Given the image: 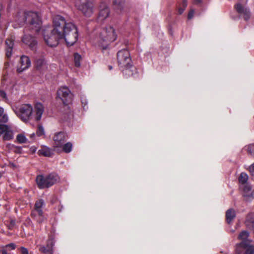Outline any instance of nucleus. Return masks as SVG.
Wrapping results in <instances>:
<instances>
[{
  "label": "nucleus",
  "instance_id": "obj_1",
  "mask_svg": "<svg viewBox=\"0 0 254 254\" xmlns=\"http://www.w3.org/2000/svg\"><path fill=\"white\" fill-rule=\"evenodd\" d=\"M42 34L45 43L51 47L57 46L61 39L64 40L67 46H72L77 41L78 36L76 26L60 15L54 16L53 28L45 27Z\"/></svg>",
  "mask_w": 254,
  "mask_h": 254
},
{
  "label": "nucleus",
  "instance_id": "obj_2",
  "mask_svg": "<svg viewBox=\"0 0 254 254\" xmlns=\"http://www.w3.org/2000/svg\"><path fill=\"white\" fill-rule=\"evenodd\" d=\"M93 33V42L102 50H107L110 43L114 41L117 37L115 29L111 26L102 25L96 27Z\"/></svg>",
  "mask_w": 254,
  "mask_h": 254
},
{
  "label": "nucleus",
  "instance_id": "obj_3",
  "mask_svg": "<svg viewBox=\"0 0 254 254\" xmlns=\"http://www.w3.org/2000/svg\"><path fill=\"white\" fill-rule=\"evenodd\" d=\"M14 21L19 27L26 24V28L34 34L39 32L42 25V21L37 13L31 11H18L14 16Z\"/></svg>",
  "mask_w": 254,
  "mask_h": 254
},
{
  "label": "nucleus",
  "instance_id": "obj_4",
  "mask_svg": "<svg viewBox=\"0 0 254 254\" xmlns=\"http://www.w3.org/2000/svg\"><path fill=\"white\" fill-rule=\"evenodd\" d=\"M72 94L70 90L65 86L61 87L57 91L56 99L60 100L64 104V108L66 110L64 114L68 117L70 111L68 105L72 101Z\"/></svg>",
  "mask_w": 254,
  "mask_h": 254
},
{
  "label": "nucleus",
  "instance_id": "obj_5",
  "mask_svg": "<svg viewBox=\"0 0 254 254\" xmlns=\"http://www.w3.org/2000/svg\"><path fill=\"white\" fill-rule=\"evenodd\" d=\"M75 6L86 17L93 13L94 4L90 0H75Z\"/></svg>",
  "mask_w": 254,
  "mask_h": 254
},
{
  "label": "nucleus",
  "instance_id": "obj_6",
  "mask_svg": "<svg viewBox=\"0 0 254 254\" xmlns=\"http://www.w3.org/2000/svg\"><path fill=\"white\" fill-rule=\"evenodd\" d=\"M55 237V231L52 230L48 234L46 245H39L38 246L39 251L43 254H53V247L56 243Z\"/></svg>",
  "mask_w": 254,
  "mask_h": 254
},
{
  "label": "nucleus",
  "instance_id": "obj_7",
  "mask_svg": "<svg viewBox=\"0 0 254 254\" xmlns=\"http://www.w3.org/2000/svg\"><path fill=\"white\" fill-rule=\"evenodd\" d=\"M32 111L33 108L31 105L24 104L16 109L14 112L18 118L22 121L26 122L30 119Z\"/></svg>",
  "mask_w": 254,
  "mask_h": 254
},
{
  "label": "nucleus",
  "instance_id": "obj_8",
  "mask_svg": "<svg viewBox=\"0 0 254 254\" xmlns=\"http://www.w3.org/2000/svg\"><path fill=\"white\" fill-rule=\"evenodd\" d=\"M249 241H242L237 245V254H254V246L250 245Z\"/></svg>",
  "mask_w": 254,
  "mask_h": 254
},
{
  "label": "nucleus",
  "instance_id": "obj_9",
  "mask_svg": "<svg viewBox=\"0 0 254 254\" xmlns=\"http://www.w3.org/2000/svg\"><path fill=\"white\" fill-rule=\"evenodd\" d=\"M1 135H2L3 141H8L13 139V131L9 126L5 124H0V137Z\"/></svg>",
  "mask_w": 254,
  "mask_h": 254
},
{
  "label": "nucleus",
  "instance_id": "obj_10",
  "mask_svg": "<svg viewBox=\"0 0 254 254\" xmlns=\"http://www.w3.org/2000/svg\"><path fill=\"white\" fill-rule=\"evenodd\" d=\"M28 29L27 28L24 29V34L21 39V41L23 43L28 45L31 50H35L37 42L35 38L32 36L31 34L26 33Z\"/></svg>",
  "mask_w": 254,
  "mask_h": 254
},
{
  "label": "nucleus",
  "instance_id": "obj_11",
  "mask_svg": "<svg viewBox=\"0 0 254 254\" xmlns=\"http://www.w3.org/2000/svg\"><path fill=\"white\" fill-rule=\"evenodd\" d=\"M117 59L118 64H130L131 62L130 53L127 49L118 51Z\"/></svg>",
  "mask_w": 254,
  "mask_h": 254
},
{
  "label": "nucleus",
  "instance_id": "obj_12",
  "mask_svg": "<svg viewBox=\"0 0 254 254\" xmlns=\"http://www.w3.org/2000/svg\"><path fill=\"white\" fill-rule=\"evenodd\" d=\"M234 8L240 15L243 16L245 21L249 20L251 17V12L249 8L244 7L240 3L235 4Z\"/></svg>",
  "mask_w": 254,
  "mask_h": 254
},
{
  "label": "nucleus",
  "instance_id": "obj_13",
  "mask_svg": "<svg viewBox=\"0 0 254 254\" xmlns=\"http://www.w3.org/2000/svg\"><path fill=\"white\" fill-rule=\"evenodd\" d=\"M66 134L64 131H60L56 132L53 136V140L54 141L55 146V150L59 147H61L66 138Z\"/></svg>",
  "mask_w": 254,
  "mask_h": 254
},
{
  "label": "nucleus",
  "instance_id": "obj_14",
  "mask_svg": "<svg viewBox=\"0 0 254 254\" xmlns=\"http://www.w3.org/2000/svg\"><path fill=\"white\" fill-rule=\"evenodd\" d=\"M14 41V37L11 35L6 38L5 41L4 50L5 56L7 59H9L12 55Z\"/></svg>",
  "mask_w": 254,
  "mask_h": 254
},
{
  "label": "nucleus",
  "instance_id": "obj_15",
  "mask_svg": "<svg viewBox=\"0 0 254 254\" xmlns=\"http://www.w3.org/2000/svg\"><path fill=\"white\" fill-rule=\"evenodd\" d=\"M110 10L108 6L102 3L100 6L99 12L97 18L98 23H102L109 15Z\"/></svg>",
  "mask_w": 254,
  "mask_h": 254
},
{
  "label": "nucleus",
  "instance_id": "obj_16",
  "mask_svg": "<svg viewBox=\"0 0 254 254\" xmlns=\"http://www.w3.org/2000/svg\"><path fill=\"white\" fill-rule=\"evenodd\" d=\"M46 181V188H49L57 183L59 179L58 175L52 173L45 175Z\"/></svg>",
  "mask_w": 254,
  "mask_h": 254
},
{
  "label": "nucleus",
  "instance_id": "obj_17",
  "mask_svg": "<svg viewBox=\"0 0 254 254\" xmlns=\"http://www.w3.org/2000/svg\"><path fill=\"white\" fill-rule=\"evenodd\" d=\"M35 182L39 189L46 188V181L45 175H38L36 176Z\"/></svg>",
  "mask_w": 254,
  "mask_h": 254
},
{
  "label": "nucleus",
  "instance_id": "obj_18",
  "mask_svg": "<svg viewBox=\"0 0 254 254\" xmlns=\"http://www.w3.org/2000/svg\"><path fill=\"white\" fill-rule=\"evenodd\" d=\"M236 211L233 208H230L226 212L225 217L226 222L230 224L232 220L236 217Z\"/></svg>",
  "mask_w": 254,
  "mask_h": 254
},
{
  "label": "nucleus",
  "instance_id": "obj_19",
  "mask_svg": "<svg viewBox=\"0 0 254 254\" xmlns=\"http://www.w3.org/2000/svg\"><path fill=\"white\" fill-rule=\"evenodd\" d=\"M36 113L35 120L37 121L41 120L42 115L43 113V107L42 104L37 103L35 105Z\"/></svg>",
  "mask_w": 254,
  "mask_h": 254
},
{
  "label": "nucleus",
  "instance_id": "obj_20",
  "mask_svg": "<svg viewBox=\"0 0 254 254\" xmlns=\"http://www.w3.org/2000/svg\"><path fill=\"white\" fill-rule=\"evenodd\" d=\"M16 245L14 243H11L2 246L0 249V253L1 254H9L8 251L15 249Z\"/></svg>",
  "mask_w": 254,
  "mask_h": 254
},
{
  "label": "nucleus",
  "instance_id": "obj_21",
  "mask_svg": "<svg viewBox=\"0 0 254 254\" xmlns=\"http://www.w3.org/2000/svg\"><path fill=\"white\" fill-rule=\"evenodd\" d=\"M125 0H113L114 8L116 10L121 11L124 7Z\"/></svg>",
  "mask_w": 254,
  "mask_h": 254
},
{
  "label": "nucleus",
  "instance_id": "obj_22",
  "mask_svg": "<svg viewBox=\"0 0 254 254\" xmlns=\"http://www.w3.org/2000/svg\"><path fill=\"white\" fill-rule=\"evenodd\" d=\"M44 205V201L42 199H40L35 202L34 209L36 210L37 213L39 214L42 213V207Z\"/></svg>",
  "mask_w": 254,
  "mask_h": 254
},
{
  "label": "nucleus",
  "instance_id": "obj_23",
  "mask_svg": "<svg viewBox=\"0 0 254 254\" xmlns=\"http://www.w3.org/2000/svg\"><path fill=\"white\" fill-rule=\"evenodd\" d=\"M245 225L248 229L254 232V218L252 217L251 215H247Z\"/></svg>",
  "mask_w": 254,
  "mask_h": 254
},
{
  "label": "nucleus",
  "instance_id": "obj_24",
  "mask_svg": "<svg viewBox=\"0 0 254 254\" xmlns=\"http://www.w3.org/2000/svg\"><path fill=\"white\" fill-rule=\"evenodd\" d=\"M244 197H250L252 196V188L251 186L248 184H244L242 187Z\"/></svg>",
  "mask_w": 254,
  "mask_h": 254
},
{
  "label": "nucleus",
  "instance_id": "obj_25",
  "mask_svg": "<svg viewBox=\"0 0 254 254\" xmlns=\"http://www.w3.org/2000/svg\"><path fill=\"white\" fill-rule=\"evenodd\" d=\"M46 62L45 55L43 53H39L35 57V64H45Z\"/></svg>",
  "mask_w": 254,
  "mask_h": 254
},
{
  "label": "nucleus",
  "instance_id": "obj_26",
  "mask_svg": "<svg viewBox=\"0 0 254 254\" xmlns=\"http://www.w3.org/2000/svg\"><path fill=\"white\" fill-rule=\"evenodd\" d=\"M188 4V0H182V2L180 3L177 7L178 13L179 14H182L186 9Z\"/></svg>",
  "mask_w": 254,
  "mask_h": 254
},
{
  "label": "nucleus",
  "instance_id": "obj_27",
  "mask_svg": "<svg viewBox=\"0 0 254 254\" xmlns=\"http://www.w3.org/2000/svg\"><path fill=\"white\" fill-rule=\"evenodd\" d=\"M38 154L40 156H43L46 157H50L51 155V152L49 148H42V149L39 150Z\"/></svg>",
  "mask_w": 254,
  "mask_h": 254
},
{
  "label": "nucleus",
  "instance_id": "obj_28",
  "mask_svg": "<svg viewBox=\"0 0 254 254\" xmlns=\"http://www.w3.org/2000/svg\"><path fill=\"white\" fill-rule=\"evenodd\" d=\"M61 147H62V150L64 152L68 153L70 152L72 150V144L71 142H68L63 144Z\"/></svg>",
  "mask_w": 254,
  "mask_h": 254
},
{
  "label": "nucleus",
  "instance_id": "obj_29",
  "mask_svg": "<svg viewBox=\"0 0 254 254\" xmlns=\"http://www.w3.org/2000/svg\"><path fill=\"white\" fill-rule=\"evenodd\" d=\"M248 179V175L246 173H242L239 177L238 180L240 184H246Z\"/></svg>",
  "mask_w": 254,
  "mask_h": 254
},
{
  "label": "nucleus",
  "instance_id": "obj_30",
  "mask_svg": "<svg viewBox=\"0 0 254 254\" xmlns=\"http://www.w3.org/2000/svg\"><path fill=\"white\" fill-rule=\"evenodd\" d=\"M36 134L38 136H45L44 129L41 125H38Z\"/></svg>",
  "mask_w": 254,
  "mask_h": 254
},
{
  "label": "nucleus",
  "instance_id": "obj_31",
  "mask_svg": "<svg viewBox=\"0 0 254 254\" xmlns=\"http://www.w3.org/2000/svg\"><path fill=\"white\" fill-rule=\"evenodd\" d=\"M133 64H123L120 68L123 71V73L127 74L128 71L129 72V69L132 67Z\"/></svg>",
  "mask_w": 254,
  "mask_h": 254
},
{
  "label": "nucleus",
  "instance_id": "obj_32",
  "mask_svg": "<svg viewBox=\"0 0 254 254\" xmlns=\"http://www.w3.org/2000/svg\"><path fill=\"white\" fill-rule=\"evenodd\" d=\"M249 237V233L247 231H242L241 232L239 236L238 239L242 240V241H248L247 238Z\"/></svg>",
  "mask_w": 254,
  "mask_h": 254
},
{
  "label": "nucleus",
  "instance_id": "obj_33",
  "mask_svg": "<svg viewBox=\"0 0 254 254\" xmlns=\"http://www.w3.org/2000/svg\"><path fill=\"white\" fill-rule=\"evenodd\" d=\"M247 147L248 155L254 157V144H250Z\"/></svg>",
  "mask_w": 254,
  "mask_h": 254
},
{
  "label": "nucleus",
  "instance_id": "obj_34",
  "mask_svg": "<svg viewBox=\"0 0 254 254\" xmlns=\"http://www.w3.org/2000/svg\"><path fill=\"white\" fill-rule=\"evenodd\" d=\"M16 140L18 143H23L26 142V137L22 134H18L16 136Z\"/></svg>",
  "mask_w": 254,
  "mask_h": 254
},
{
  "label": "nucleus",
  "instance_id": "obj_35",
  "mask_svg": "<svg viewBox=\"0 0 254 254\" xmlns=\"http://www.w3.org/2000/svg\"><path fill=\"white\" fill-rule=\"evenodd\" d=\"M74 64H80L81 61L82 57L77 53H75L73 55Z\"/></svg>",
  "mask_w": 254,
  "mask_h": 254
},
{
  "label": "nucleus",
  "instance_id": "obj_36",
  "mask_svg": "<svg viewBox=\"0 0 254 254\" xmlns=\"http://www.w3.org/2000/svg\"><path fill=\"white\" fill-rule=\"evenodd\" d=\"M20 64H31V61L28 57L22 55L20 57Z\"/></svg>",
  "mask_w": 254,
  "mask_h": 254
},
{
  "label": "nucleus",
  "instance_id": "obj_37",
  "mask_svg": "<svg viewBox=\"0 0 254 254\" xmlns=\"http://www.w3.org/2000/svg\"><path fill=\"white\" fill-rule=\"evenodd\" d=\"M30 64H21L20 67H17V72L19 73H21L25 69L28 68Z\"/></svg>",
  "mask_w": 254,
  "mask_h": 254
},
{
  "label": "nucleus",
  "instance_id": "obj_38",
  "mask_svg": "<svg viewBox=\"0 0 254 254\" xmlns=\"http://www.w3.org/2000/svg\"><path fill=\"white\" fill-rule=\"evenodd\" d=\"M46 218L44 216L43 212H42V213L41 214H38V216L37 219H35V220L37 221V223L41 224L43 223L46 220Z\"/></svg>",
  "mask_w": 254,
  "mask_h": 254
},
{
  "label": "nucleus",
  "instance_id": "obj_39",
  "mask_svg": "<svg viewBox=\"0 0 254 254\" xmlns=\"http://www.w3.org/2000/svg\"><path fill=\"white\" fill-rule=\"evenodd\" d=\"M12 149H13V151L15 153H17V154H20L22 153V147H20V146H15L14 145H12Z\"/></svg>",
  "mask_w": 254,
  "mask_h": 254
},
{
  "label": "nucleus",
  "instance_id": "obj_40",
  "mask_svg": "<svg viewBox=\"0 0 254 254\" xmlns=\"http://www.w3.org/2000/svg\"><path fill=\"white\" fill-rule=\"evenodd\" d=\"M0 123H6L8 121V117L6 115L3 114L0 117Z\"/></svg>",
  "mask_w": 254,
  "mask_h": 254
},
{
  "label": "nucleus",
  "instance_id": "obj_41",
  "mask_svg": "<svg viewBox=\"0 0 254 254\" xmlns=\"http://www.w3.org/2000/svg\"><path fill=\"white\" fill-rule=\"evenodd\" d=\"M30 216L32 217V218H33V219H34L35 220V219H37V217H38V213L36 211V210H35L34 209V210L31 211V214H30Z\"/></svg>",
  "mask_w": 254,
  "mask_h": 254
},
{
  "label": "nucleus",
  "instance_id": "obj_42",
  "mask_svg": "<svg viewBox=\"0 0 254 254\" xmlns=\"http://www.w3.org/2000/svg\"><path fill=\"white\" fill-rule=\"evenodd\" d=\"M0 97L2 98L3 100L6 101L7 100V95L5 91L2 90H0Z\"/></svg>",
  "mask_w": 254,
  "mask_h": 254
},
{
  "label": "nucleus",
  "instance_id": "obj_43",
  "mask_svg": "<svg viewBox=\"0 0 254 254\" xmlns=\"http://www.w3.org/2000/svg\"><path fill=\"white\" fill-rule=\"evenodd\" d=\"M19 251L21 254H28V250L23 247H21L19 249Z\"/></svg>",
  "mask_w": 254,
  "mask_h": 254
},
{
  "label": "nucleus",
  "instance_id": "obj_44",
  "mask_svg": "<svg viewBox=\"0 0 254 254\" xmlns=\"http://www.w3.org/2000/svg\"><path fill=\"white\" fill-rule=\"evenodd\" d=\"M81 104L83 106V109H85V107L87 105V103H88L87 100L86 99H85L84 98L82 97L81 98Z\"/></svg>",
  "mask_w": 254,
  "mask_h": 254
},
{
  "label": "nucleus",
  "instance_id": "obj_45",
  "mask_svg": "<svg viewBox=\"0 0 254 254\" xmlns=\"http://www.w3.org/2000/svg\"><path fill=\"white\" fill-rule=\"evenodd\" d=\"M194 9H190L189 13H188V18L189 19H191L193 16V15H194Z\"/></svg>",
  "mask_w": 254,
  "mask_h": 254
},
{
  "label": "nucleus",
  "instance_id": "obj_46",
  "mask_svg": "<svg viewBox=\"0 0 254 254\" xmlns=\"http://www.w3.org/2000/svg\"><path fill=\"white\" fill-rule=\"evenodd\" d=\"M202 2V0H192V3L194 4H200Z\"/></svg>",
  "mask_w": 254,
  "mask_h": 254
},
{
  "label": "nucleus",
  "instance_id": "obj_47",
  "mask_svg": "<svg viewBox=\"0 0 254 254\" xmlns=\"http://www.w3.org/2000/svg\"><path fill=\"white\" fill-rule=\"evenodd\" d=\"M249 171L251 172H254V163L249 167Z\"/></svg>",
  "mask_w": 254,
  "mask_h": 254
},
{
  "label": "nucleus",
  "instance_id": "obj_48",
  "mask_svg": "<svg viewBox=\"0 0 254 254\" xmlns=\"http://www.w3.org/2000/svg\"><path fill=\"white\" fill-rule=\"evenodd\" d=\"M249 171L251 172H254V163L249 167Z\"/></svg>",
  "mask_w": 254,
  "mask_h": 254
},
{
  "label": "nucleus",
  "instance_id": "obj_49",
  "mask_svg": "<svg viewBox=\"0 0 254 254\" xmlns=\"http://www.w3.org/2000/svg\"><path fill=\"white\" fill-rule=\"evenodd\" d=\"M3 114V109L2 108L0 107V117L2 116Z\"/></svg>",
  "mask_w": 254,
  "mask_h": 254
},
{
  "label": "nucleus",
  "instance_id": "obj_50",
  "mask_svg": "<svg viewBox=\"0 0 254 254\" xmlns=\"http://www.w3.org/2000/svg\"><path fill=\"white\" fill-rule=\"evenodd\" d=\"M35 134L34 133H33L31 134H30V138L32 139H33L34 137H35Z\"/></svg>",
  "mask_w": 254,
  "mask_h": 254
},
{
  "label": "nucleus",
  "instance_id": "obj_51",
  "mask_svg": "<svg viewBox=\"0 0 254 254\" xmlns=\"http://www.w3.org/2000/svg\"><path fill=\"white\" fill-rule=\"evenodd\" d=\"M63 205L61 206V207L59 208V211L61 212L62 211V209H63Z\"/></svg>",
  "mask_w": 254,
  "mask_h": 254
},
{
  "label": "nucleus",
  "instance_id": "obj_52",
  "mask_svg": "<svg viewBox=\"0 0 254 254\" xmlns=\"http://www.w3.org/2000/svg\"><path fill=\"white\" fill-rule=\"evenodd\" d=\"M108 67L109 70H111L112 69V66L110 65L108 66Z\"/></svg>",
  "mask_w": 254,
  "mask_h": 254
},
{
  "label": "nucleus",
  "instance_id": "obj_53",
  "mask_svg": "<svg viewBox=\"0 0 254 254\" xmlns=\"http://www.w3.org/2000/svg\"><path fill=\"white\" fill-rule=\"evenodd\" d=\"M75 65H76V67H80V64H75Z\"/></svg>",
  "mask_w": 254,
  "mask_h": 254
},
{
  "label": "nucleus",
  "instance_id": "obj_54",
  "mask_svg": "<svg viewBox=\"0 0 254 254\" xmlns=\"http://www.w3.org/2000/svg\"><path fill=\"white\" fill-rule=\"evenodd\" d=\"M4 64H8V62H5Z\"/></svg>",
  "mask_w": 254,
  "mask_h": 254
}]
</instances>
